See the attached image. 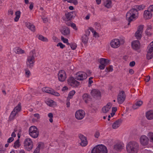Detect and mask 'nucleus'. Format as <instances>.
<instances>
[{
    "mask_svg": "<svg viewBox=\"0 0 153 153\" xmlns=\"http://www.w3.org/2000/svg\"><path fill=\"white\" fill-rule=\"evenodd\" d=\"M68 90V88L67 86H65L63 87L62 91H67Z\"/></svg>",
    "mask_w": 153,
    "mask_h": 153,
    "instance_id": "774afa93",
    "label": "nucleus"
},
{
    "mask_svg": "<svg viewBox=\"0 0 153 153\" xmlns=\"http://www.w3.org/2000/svg\"><path fill=\"white\" fill-rule=\"evenodd\" d=\"M143 104V102L141 100H138L133 105L132 108L134 109H135L138 108L141 106Z\"/></svg>",
    "mask_w": 153,
    "mask_h": 153,
    "instance_id": "5701e85b",
    "label": "nucleus"
},
{
    "mask_svg": "<svg viewBox=\"0 0 153 153\" xmlns=\"http://www.w3.org/2000/svg\"><path fill=\"white\" fill-rule=\"evenodd\" d=\"M58 80L61 82L64 81L67 78L66 74L65 72L63 70L59 71L58 74Z\"/></svg>",
    "mask_w": 153,
    "mask_h": 153,
    "instance_id": "9b49d317",
    "label": "nucleus"
},
{
    "mask_svg": "<svg viewBox=\"0 0 153 153\" xmlns=\"http://www.w3.org/2000/svg\"><path fill=\"white\" fill-rule=\"evenodd\" d=\"M147 49V53H153V47L149 45Z\"/></svg>",
    "mask_w": 153,
    "mask_h": 153,
    "instance_id": "3c124183",
    "label": "nucleus"
},
{
    "mask_svg": "<svg viewBox=\"0 0 153 153\" xmlns=\"http://www.w3.org/2000/svg\"><path fill=\"white\" fill-rule=\"evenodd\" d=\"M70 25L71 27H72L74 30H77V28L76 27V26L74 23H71L70 24V25Z\"/></svg>",
    "mask_w": 153,
    "mask_h": 153,
    "instance_id": "6e6d98bb",
    "label": "nucleus"
},
{
    "mask_svg": "<svg viewBox=\"0 0 153 153\" xmlns=\"http://www.w3.org/2000/svg\"><path fill=\"white\" fill-rule=\"evenodd\" d=\"M104 5L105 7L108 8H111L112 6L111 1V0H105Z\"/></svg>",
    "mask_w": 153,
    "mask_h": 153,
    "instance_id": "393cba45",
    "label": "nucleus"
},
{
    "mask_svg": "<svg viewBox=\"0 0 153 153\" xmlns=\"http://www.w3.org/2000/svg\"><path fill=\"white\" fill-rule=\"evenodd\" d=\"M15 52L16 53L19 54L24 53L25 52L24 50L19 48H15Z\"/></svg>",
    "mask_w": 153,
    "mask_h": 153,
    "instance_id": "e433bc0d",
    "label": "nucleus"
},
{
    "mask_svg": "<svg viewBox=\"0 0 153 153\" xmlns=\"http://www.w3.org/2000/svg\"><path fill=\"white\" fill-rule=\"evenodd\" d=\"M91 95L94 97H100L101 95L100 91L97 89H94L91 92Z\"/></svg>",
    "mask_w": 153,
    "mask_h": 153,
    "instance_id": "4be33fe9",
    "label": "nucleus"
},
{
    "mask_svg": "<svg viewBox=\"0 0 153 153\" xmlns=\"http://www.w3.org/2000/svg\"><path fill=\"white\" fill-rule=\"evenodd\" d=\"M85 111L82 110H77L75 112V118L78 120H81L85 116Z\"/></svg>",
    "mask_w": 153,
    "mask_h": 153,
    "instance_id": "f8f14e48",
    "label": "nucleus"
},
{
    "mask_svg": "<svg viewBox=\"0 0 153 153\" xmlns=\"http://www.w3.org/2000/svg\"><path fill=\"white\" fill-rule=\"evenodd\" d=\"M5 150L2 148V146H0V153H4Z\"/></svg>",
    "mask_w": 153,
    "mask_h": 153,
    "instance_id": "338daca9",
    "label": "nucleus"
},
{
    "mask_svg": "<svg viewBox=\"0 0 153 153\" xmlns=\"http://www.w3.org/2000/svg\"><path fill=\"white\" fill-rule=\"evenodd\" d=\"M125 42V39L123 38L119 39L114 38L111 41L110 45L112 48L116 49L119 47L121 45L123 44Z\"/></svg>",
    "mask_w": 153,
    "mask_h": 153,
    "instance_id": "f03ea898",
    "label": "nucleus"
},
{
    "mask_svg": "<svg viewBox=\"0 0 153 153\" xmlns=\"http://www.w3.org/2000/svg\"><path fill=\"white\" fill-rule=\"evenodd\" d=\"M117 109L116 107H112L111 111H112L111 112L110 114H111V117H113L114 115L115 114V112L117 111Z\"/></svg>",
    "mask_w": 153,
    "mask_h": 153,
    "instance_id": "a18cd8bd",
    "label": "nucleus"
},
{
    "mask_svg": "<svg viewBox=\"0 0 153 153\" xmlns=\"http://www.w3.org/2000/svg\"><path fill=\"white\" fill-rule=\"evenodd\" d=\"M48 117L49 118V120L51 123H52L53 121V115L51 113H50L48 114Z\"/></svg>",
    "mask_w": 153,
    "mask_h": 153,
    "instance_id": "c03bdc74",
    "label": "nucleus"
},
{
    "mask_svg": "<svg viewBox=\"0 0 153 153\" xmlns=\"http://www.w3.org/2000/svg\"><path fill=\"white\" fill-rule=\"evenodd\" d=\"M69 45L71 48L73 50H74L77 47V45L75 43H71L70 44H69Z\"/></svg>",
    "mask_w": 153,
    "mask_h": 153,
    "instance_id": "49530a36",
    "label": "nucleus"
},
{
    "mask_svg": "<svg viewBox=\"0 0 153 153\" xmlns=\"http://www.w3.org/2000/svg\"><path fill=\"white\" fill-rule=\"evenodd\" d=\"M56 46L59 47L61 49H63L65 47V45L61 42H59L56 45Z\"/></svg>",
    "mask_w": 153,
    "mask_h": 153,
    "instance_id": "8fccbe9b",
    "label": "nucleus"
},
{
    "mask_svg": "<svg viewBox=\"0 0 153 153\" xmlns=\"http://www.w3.org/2000/svg\"><path fill=\"white\" fill-rule=\"evenodd\" d=\"M25 149L27 151L31 150L33 147V143L32 140L30 138L25 139L23 142Z\"/></svg>",
    "mask_w": 153,
    "mask_h": 153,
    "instance_id": "20e7f679",
    "label": "nucleus"
},
{
    "mask_svg": "<svg viewBox=\"0 0 153 153\" xmlns=\"http://www.w3.org/2000/svg\"><path fill=\"white\" fill-rule=\"evenodd\" d=\"M76 93V91L74 90H72L70 91L69 93L68 97L67 98L68 99H72L74 95Z\"/></svg>",
    "mask_w": 153,
    "mask_h": 153,
    "instance_id": "c9c22d12",
    "label": "nucleus"
},
{
    "mask_svg": "<svg viewBox=\"0 0 153 153\" xmlns=\"http://www.w3.org/2000/svg\"><path fill=\"white\" fill-rule=\"evenodd\" d=\"M21 107L20 104L19 103L14 109L13 111L11 112L10 116L9 118L12 120L15 118L16 115L20 111Z\"/></svg>",
    "mask_w": 153,
    "mask_h": 153,
    "instance_id": "6e6552de",
    "label": "nucleus"
},
{
    "mask_svg": "<svg viewBox=\"0 0 153 153\" xmlns=\"http://www.w3.org/2000/svg\"><path fill=\"white\" fill-rule=\"evenodd\" d=\"M93 77H90L89 79L88 82L90 84H91L93 82V80H92Z\"/></svg>",
    "mask_w": 153,
    "mask_h": 153,
    "instance_id": "69168bd1",
    "label": "nucleus"
},
{
    "mask_svg": "<svg viewBox=\"0 0 153 153\" xmlns=\"http://www.w3.org/2000/svg\"><path fill=\"white\" fill-rule=\"evenodd\" d=\"M87 77L86 74L83 71H79L76 73L75 74V78L76 79L82 81L86 79Z\"/></svg>",
    "mask_w": 153,
    "mask_h": 153,
    "instance_id": "0eeeda50",
    "label": "nucleus"
},
{
    "mask_svg": "<svg viewBox=\"0 0 153 153\" xmlns=\"http://www.w3.org/2000/svg\"><path fill=\"white\" fill-rule=\"evenodd\" d=\"M100 136V133L98 131H97L95 132L94 134L95 137L96 138H98Z\"/></svg>",
    "mask_w": 153,
    "mask_h": 153,
    "instance_id": "13d9d810",
    "label": "nucleus"
},
{
    "mask_svg": "<svg viewBox=\"0 0 153 153\" xmlns=\"http://www.w3.org/2000/svg\"><path fill=\"white\" fill-rule=\"evenodd\" d=\"M35 62V58L33 55L28 56L26 63L28 67L32 68Z\"/></svg>",
    "mask_w": 153,
    "mask_h": 153,
    "instance_id": "1a4fd4ad",
    "label": "nucleus"
},
{
    "mask_svg": "<svg viewBox=\"0 0 153 153\" xmlns=\"http://www.w3.org/2000/svg\"><path fill=\"white\" fill-rule=\"evenodd\" d=\"M26 76L28 77L30 75V72L29 70L27 69L25 70Z\"/></svg>",
    "mask_w": 153,
    "mask_h": 153,
    "instance_id": "864d4df0",
    "label": "nucleus"
},
{
    "mask_svg": "<svg viewBox=\"0 0 153 153\" xmlns=\"http://www.w3.org/2000/svg\"><path fill=\"white\" fill-rule=\"evenodd\" d=\"M64 1H67L68 3H73L75 5L78 4V1L76 0H62Z\"/></svg>",
    "mask_w": 153,
    "mask_h": 153,
    "instance_id": "79ce46f5",
    "label": "nucleus"
},
{
    "mask_svg": "<svg viewBox=\"0 0 153 153\" xmlns=\"http://www.w3.org/2000/svg\"><path fill=\"white\" fill-rule=\"evenodd\" d=\"M29 132L30 136L34 138H36L39 134L37 128L34 126H31L30 128Z\"/></svg>",
    "mask_w": 153,
    "mask_h": 153,
    "instance_id": "423d86ee",
    "label": "nucleus"
},
{
    "mask_svg": "<svg viewBox=\"0 0 153 153\" xmlns=\"http://www.w3.org/2000/svg\"><path fill=\"white\" fill-rule=\"evenodd\" d=\"M122 120L121 119L117 120L112 124V128L114 129L117 128L120 126Z\"/></svg>",
    "mask_w": 153,
    "mask_h": 153,
    "instance_id": "412c9836",
    "label": "nucleus"
},
{
    "mask_svg": "<svg viewBox=\"0 0 153 153\" xmlns=\"http://www.w3.org/2000/svg\"><path fill=\"white\" fill-rule=\"evenodd\" d=\"M146 117L149 120L153 119V110H150L148 111L146 113Z\"/></svg>",
    "mask_w": 153,
    "mask_h": 153,
    "instance_id": "a878e982",
    "label": "nucleus"
},
{
    "mask_svg": "<svg viewBox=\"0 0 153 153\" xmlns=\"http://www.w3.org/2000/svg\"><path fill=\"white\" fill-rule=\"evenodd\" d=\"M131 45L132 48L135 50H138L140 48V43L138 40L133 41L131 42Z\"/></svg>",
    "mask_w": 153,
    "mask_h": 153,
    "instance_id": "dca6fc26",
    "label": "nucleus"
},
{
    "mask_svg": "<svg viewBox=\"0 0 153 153\" xmlns=\"http://www.w3.org/2000/svg\"><path fill=\"white\" fill-rule=\"evenodd\" d=\"M82 98L86 103H88L90 100L89 96L87 94H83Z\"/></svg>",
    "mask_w": 153,
    "mask_h": 153,
    "instance_id": "473e14b6",
    "label": "nucleus"
},
{
    "mask_svg": "<svg viewBox=\"0 0 153 153\" xmlns=\"http://www.w3.org/2000/svg\"><path fill=\"white\" fill-rule=\"evenodd\" d=\"M145 7V5L143 4H142L141 5H137L134 6V8H135L138 10H142L144 9Z\"/></svg>",
    "mask_w": 153,
    "mask_h": 153,
    "instance_id": "72a5a7b5",
    "label": "nucleus"
},
{
    "mask_svg": "<svg viewBox=\"0 0 153 153\" xmlns=\"http://www.w3.org/2000/svg\"><path fill=\"white\" fill-rule=\"evenodd\" d=\"M26 26L27 28L32 31H34L35 30V27L34 25L29 22H27Z\"/></svg>",
    "mask_w": 153,
    "mask_h": 153,
    "instance_id": "cd10ccee",
    "label": "nucleus"
},
{
    "mask_svg": "<svg viewBox=\"0 0 153 153\" xmlns=\"http://www.w3.org/2000/svg\"><path fill=\"white\" fill-rule=\"evenodd\" d=\"M143 27L144 26L143 25H140L138 26L137 30L135 34V36L136 39H140L141 38Z\"/></svg>",
    "mask_w": 153,
    "mask_h": 153,
    "instance_id": "ddd939ff",
    "label": "nucleus"
},
{
    "mask_svg": "<svg viewBox=\"0 0 153 153\" xmlns=\"http://www.w3.org/2000/svg\"><path fill=\"white\" fill-rule=\"evenodd\" d=\"M91 153H108V149L105 145L100 144L93 148L91 151Z\"/></svg>",
    "mask_w": 153,
    "mask_h": 153,
    "instance_id": "7ed1b4c3",
    "label": "nucleus"
},
{
    "mask_svg": "<svg viewBox=\"0 0 153 153\" xmlns=\"http://www.w3.org/2000/svg\"><path fill=\"white\" fill-rule=\"evenodd\" d=\"M50 94L56 96H60V94L59 93L54 91L52 89Z\"/></svg>",
    "mask_w": 153,
    "mask_h": 153,
    "instance_id": "de8ad7c7",
    "label": "nucleus"
},
{
    "mask_svg": "<svg viewBox=\"0 0 153 153\" xmlns=\"http://www.w3.org/2000/svg\"><path fill=\"white\" fill-rule=\"evenodd\" d=\"M47 104L49 106L54 107L56 105V102L51 100H48L46 102Z\"/></svg>",
    "mask_w": 153,
    "mask_h": 153,
    "instance_id": "bb28decb",
    "label": "nucleus"
},
{
    "mask_svg": "<svg viewBox=\"0 0 153 153\" xmlns=\"http://www.w3.org/2000/svg\"><path fill=\"white\" fill-rule=\"evenodd\" d=\"M147 10L151 12L152 13H153V5H150Z\"/></svg>",
    "mask_w": 153,
    "mask_h": 153,
    "instance_id": "5fc2aeb1",
    "label": "nucleus"
},
{
    "mask_svg": "<svg viewBox=\"0 0 153 153\" xmlns=\"http://www.w3.org/2000/svg\"><path fill=\"white\" fill-rule=\"evenodd\" d=\"M89 30H89L88 28V29L86 30L85 31V34H86V35L88 36V37L89 36L90 33V31Z\"/></svg>",
    "mask_w": 153,
    "mask_h": 153,
    "instance_id": "e2e57ef3",
    "label": "nucleus"
},
{
    "mask_svg": "<svg viewBox=\"0 0 153 153\" xmlns=\"http://www.w3.org/2000/svg\"><path fill=\"white\" fill-rule=\"evenodd\" d=\"M153 56V53H147L146 58L148 59H150L152 58Z\"/></svg>",
    "mask_w": 153,
    "mask_h": 153,
    "instance_id": "603ef678",
    "label": "nucleus"
},
{
    "mask_svg": "<svg viewBox=\"0 0 153 153\" xmlns=\"http://www.w3.org/2000/svg\"><path fill=\"white\" fill-rule=\"evenodd\" d=\"M108 60L106 59L102 58L99 60L100 64L106 66L108 63Z\"/></svg>",
    "mask_w": 153,
    "mask_h": 153,
    "instance_id": "c756f323",
    "label": "nucleus"
},
{
    "mask_svg": "<svg viewBox=\"0 0 153 153\" xmlns=\"http://www.w3.org/2000/svg\"><path fill=\"white\" fill-rule=\"evenodd\" d=\"M52 88L48 87H44L42 88V91L44 92L50 94Z\"/></svg>",
    "mask_w": 153,
    "mask_h": 153,
    "instance_id": "ea45409f",
    "label": "nucleus"
},
{
    "mask_svg": "<svg viewBox=\"0 0 153 153\" xmlns=\"http://www.w3.org/2000/svg\"><path fill=\"white\" fill-rule=\"evenodd\" d=\"M91 15L90 13L88 14L84 18V19L86 20H89L91 17Z\"/></svg>",
    "mask_w": 153,
    "mask_h": 153,
    "instance_id": "4d7b16f0",
    "label": "nucleus"
},
{
    "mask_svg": "<svg viewBox=\"0 0 153 153\" xmlns=\"http://www.w3.org/2000/svg\"><path fill=\"white\" fill-rule=\"evenodd\" d=\"M125 145L123 143H120L116 144L114 147V149L117 151H120L123 149Z\"/></svg>",
    "mask_w": 153,
    "mask_h": 153,
    "instance_id": "b1692460",
    "label": "nucleus"
},
{
    "mask_svg": "<svg viewBox=\"0 0 153 153\" xmlns=\"http://www.w3.org/2000/svg\"><path fill=\"white\" fill-rule=\"evenodd\" d=\"M44 148V144L43 143L40 142L38 144V146L36 148H38V149L40 150V149H43Z\"/></svg>",
    "mask_w": 153,
    "mask_h": 153,
    "instance_id": "37998d69",
    "label": "nucleus"
},
{
    "mask_svg": "<svg viewBox=\"0 0 153 153\" xmlns=\"http://www.w3.org/2000/svg\"><path fill=\"white\" fill-rule=\"evenodd\" d=\"M126 98V95L124 92L121 91L119 93L117 97V102L119 104H122L125 101Z\"/></svg>",
    "mask_w": 153,
    "mask_h": 153,
    "instance_id": "4468645a",
    "label": "nucleus"
},
{
    "mask_svg": "<svg viewBox=\"0 0 153 153\" xmlns=\"http://www.w3.org/2000/svg\"><path fill=\"white\" fill-rule=\"evenodd\" d=\"M30 5L29 7V8L30 9V10H32L33 8L34 4L32 2H30Z\"/></svg>",
    "mask_w": 153,
    "mask_h": 153,
    "instance_id": "052dcab7",
    "label": "nucleus"
},
{
    "mask_svg": "<svg viewBox=\"0 0 153 153\" xmlns=\"http://www.w3.org/2000/svg\"><path fill=\"white\" fill-rule=\"evenodd\" d=\"M147 136L149 139V141L153 143V132H149L147 134Z\"/></svg>",
    "mask_w": 153,
    "mask_h": 153,
    "instance_id": "f704fd0d",
    "label": "nucleus"
},
{
    "mask_svg": "<svg viewBox=\"0 0 153 153\" xmlns=\"http://www.w3.org/2000/svg\"><path fill=\"white\" fill-rule=\"evenodd\" d=\"M140 143L143 146H146L149 143V139L148 136L145 135H141L140 138Z\"/></svg>",
    "mask_w": 153,
    "mask_h": 153,
    "instance_id": "2eb2a0df",
    "label": "nucleus"
},
{
    "mask_svg": "<svg viewBox=\"0 0 153 153\" xmlns=\"http://www.w3.org/2000/svg\"><path fill=\"white\" fill-rule=\"evenodd\" d=\"M74 77H70L68 79V84L73 87H76L80 85V82L76 80Z\"/></svg>",
    "mask_w": 153,
    "mask_h": 153,
    "instance_id": "9d476101",
    "label": "nucleus"
},
{
    "mask_svg": "<svg viewBox=\"0 0 153 153\" xmlns=\"http://www.w3.org/2000/svg\"><path fill=\"white\" fill-rule=\"evenodd\" d=\"M33 116L34 117L37 118V119H39L40 118V116L39 114L36 113L34 114Z\"/></svg>",
    "mask_w": 153,
    "mask_h": 153,
    "instance_id": "0e129e2a",
    "label": "nucleus"
},
{
    "mask_svg": "<svg viewBox=\"0 0 153 153\" xmlns=\"http://www.w3.org/2000/svg\"><path fill=\"white\" fill-rule=\"evenodd\" d=\"M112 105L111 103H108L104 106L102 108V112L105 114L108 115V120H109L111 118V115L109 114L111 113V110Z\"/></svg>",
    "mask_w": 153,
    "mask_h": 153,
    "instance_id": "39448f33",
    "label": "nucleus"
},
{
    "mask_svg": "<svg viewBox=\"0 0 153 153\" xmlns=\"http://www.w3.org/2000/svg\"><path fill=\"white\" fill-rule=\"evenodd\" d=\"M138 12L136 9L132 8L129 10L126 13V19L129 22L128 25L132 21L136 20L138 17Z\"/></svg>",
    "mask_w": 153,
    "mask_h": 153,
    "instance_id": "f257e3e1",
    "label": "nucleus"
},
{
    "mask_svg": "<svg viewBox=\"0 0 153 153\" xmlns=\"http://www.w3.org/2000/svg\"><path fill=\"white\" fill-rule=\"evenodd\" d=\"M20 146L21 144L19 141V139H18L15 142L13 146L15 149H17Z\"/></svg>",
    "mask_w": 153,
    "mask_h": 153,
    "instance_id": "4c0bfd02",
    "label": "nucleus"
},
{
    "mask_svg": "<svg viewBox=\"0 0 153 153\" xmlns=\"http://www.w3.org/2000/svg\"><path fill=\"white\" fill-rule=\"evenodd\" d=\"M89 29L93 33V35L94 37L95 38H98L99 37V34L94 30L93 27H89Z\"/></svg>",
    "mask_w": 153,
    "mask_h": 153,
    "instance_id": "2f4dec72",
    "label": "nucleus"
},
{
    "mask_svg": "<svg viewBox=\"0 0 153 153\" xmlns=\"http://www.w3.org/2000/svg\"><path fill=\"white\" fill-rule=\"evenodd\" d=\"M152 28V27L150 24H148L147 25V29L145 31V33L146 34L148 35H151V34L150 33H148V30H151Z\"/></svg>",
    "mask_w": 153,
    "mask_h": 153,
    "instance_id": "a19ab883",
    "label": "nucleus"
},
{
    "mask_svg": "<svg viewBox=\"0 0 153 153\" xmlns=\"http://www.w3.org/2000/svg\"><path fill=\"white\" fill-rule=\"evenodd\" d=\"M143 17L145 19H149L152 16V13L147 10L144 11L143 13Z\"/></svg>",
    "mask_w": 153,
    "mask_h": 153,
    "instance_id": "f3484780",
    "label": "nucleus"
},
{
    "mask_svg": "<svg viewBox=\"0 0 153 153\" xmlns=\"http://www.w3.org/2000/svg\"><path fill=\"white\" fill-rule=\"evenodd\" d=\"M60 31L61 33L64 35H68L70 33V30L67 27H62Z\"/></svg>",
    "mask_w": 153,
    "mask_h": 153,
    "instance_id": "aec40b11",
    "label": "nucleus"
},
{
    "mask_svg": "<svg viewBox=\"0 0 153 153\" xmlns=\"http://www.w3.org/2000/svg\"><path fill=\"white\" fill-rule=\"evenodd\" d=\"M62 41L65 43H66L67 45H69V43L68 42V40L66 38H64L63 36L61 37Z\"/></svg>",
    "mask_w": 153,
    "mask_h": 153,
    "instance_id": "09e8293b",
    "label": "nucleus"
},
{
    "mask_svg": "<svg viewBox=\"0 0 153 153\" xmlns=\"http://www.w3.org/2000/svg\"><path fill=\"white\" fill-rule=\"evenodd\" d=\"M79 137L81 140L80 145L82 146H86L88 144L86 137L82 135H80Z\"/></svg>",
    "mask_w": 153,
    "mask_h": 153,
    "instance_id": "a211bd4d",
    "label": "nucleus"
},
{
    "mask_svg": "<svg viewBox=\"0 0 153 153\" xmlns=\"http://www.w3.org/2000/svg\"><path fill=\"white\" fill-rule=\"evenodd\" d=\"M15 17L14 18V21L15 22H18L21 16V12L20 11H17L15 13Z\"/></svg>",
    "mask_w": 153,
    "mask_h": 153,
    "instance_id": "7c9ffc66",
    "label": "nucleus"
},
{
    "mask_svg": "<svg viewBox=\"0 0 153 153\" xmlns=\"http://www.w3.org/2000/svg\"><path fill=\"white\" fill-rule=\"evenodd\" d=\"M105 66H105V65H103L100 64V65L99 66V68L100 70H102L104 69Z\"/></svg>",
    "mask_w": 153,
    "mask_h": 153,
    "instance_id": "bf43d9fd",
    "label": "nucleus"
},
{
    "mask_svg": "<svg viewBox=\"0 0 153 153\" xmlns=\"http://www.w3.org/2000/svg\"><path fill=\"white\" fill-rule=\"evenodd\" d=\"M89 39L88 37L86 34H84L81 36V40L82 42L85 44L87 43Z\"/></svg>",
    "mask_w": 153,
    "mask_h": 153,
    "instance_id": "c85d7f7f",
    "label": "nucleus"
},
{
    "mask_svg": "<svg viewBox=\"0 0 153 153\" xmlns=\"http://www.w3.org/2000/svg\"><path fill=\"white\" fill-rule=\"evenodd\" d=\"M76 11H72L66 13L65 16L67 19L70 20L74 17V15L76 16Z\"/></svg>",
    "mask_w": 153,
    "mask_h": 153,
    "instance_id": "6ab92c4d",
    "label": "nucleus"
},
{
    "mask_svg": "<svg viewBox=\"0 0 153 153\" xmlns=\"http://www.w3.org/2000/svg\"><path fill=\"white\" fill-rule=\"evenodd\" d=\"M14 140V138L13 137H10L7 140L8 143H10L12 142Z\"/></svg>",
    "mask_w": 153,
    "mask_h": 153,
    "instance_id": "680f3d73",
    "label": "nucleus"
},
{
    "mask_svg": "<svg viewBox=\"0 0 153 153\" xmlns=\"http://www.w3.org/2000/svg\"><path fill=\"white\" fill-rule=\"evenodd\" d=\"M38 39L39 40L45 42H48V40L47 38L44 37L42 35H39L38 36Z\"/></svg>",
    "mask_w": 153,
    "mask_h": 153,
    "instance_id": "58836bf2",
    "label": "nucleus"
}]
</instances>
